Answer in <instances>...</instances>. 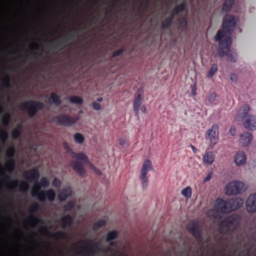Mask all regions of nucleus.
<instances>
[{"label": "nucleus", "instance_id": "393cba45", "mask_svg": "<svg viewBox=\"0 0 256 256\" xmlns=\"http://www.w3.org/2000/svg\"><path fill=\"white\" fill-rule=\"evenodd\" d=\"M72 190L70 188L62 189L58 194V198L60 202L64 201L68 197L72 195Z\"/></svg>", "mask_w": 256, "mask_h": 256}, {"label": "nucleus", "instance_id": "72a5a7b5", "mask_svg": "<svg viewBox=\"0 0 256 256\" xmlns=\"http://www.w3.org/2000/svg\"><path fill=\"white\" fill-rule=\"evenodd\" d=\"M174 17L172 14L166 18L162 22V26L164 28H168L172 25L174 20Z\"/></svg>", "mask_w": 256, "mask_h": 256}, {"label": "nucleus", "instance_id": "ea45409f", "mask_svg": "<svg viewBox=\"0 0 256 256\" xmlns=\"http://www.w3.org/2000/svg\"><path fill=\"white\" fill-rule=\"evenodd\" d=\"M75 142L78 144H81L84 140V138L83 135L80 133H76L74 136Z\"/></svg>", "mask_w": 256, "mask_h": 256}, {"label": "nucleus", "instance_id": "9b49d317", "mask_svg": "<svg viewBox=\"0 0 256 256\" xmlns=\"http://www.w3.org/2000/svg\"><path fill=\"white\" fill-rule=\"evenodd\" d=\"M188 230L190 232L198 242H202V236L201 230L199 228L198 222L196 220L190 221L186 226Z\"/></svg>", "mask_w": 256, "mask_h": 256}, {"label": "nucleus", "instance_id": "aec40b11", "mask_svg": "<svg viewBox=\"0 0 256 256\" xmlns=\"http://www.w3.org/2000/svg\"><path fill=\"white\" fill-rule=\"evenodd\" d=\"M142 101V94L140 92H138L134 100V111L136 116L138 118V112L140 107L141 106Z\"/></svg>", "mask_w": 256, "mask_h": 256}, {"label": "nucleus", "instance_id": "bf43d9fd", "mask_svg": "<svg viewBox=\"0 0 256 256\" xmlns=\"http://www.w3.org/2000/svg\"><path fill=\"white\" fill-rule=\"evenodd\" d=\"M234 132H235V129L233 128H231L230 129V132L232 136L234 135Z\"/></svg>", "mask_w": 256, "mask_h": 256}, {"label": "nucleus", "instance_id": "cd10ccee", "mask_svg": "<svg viewBox=\"0 0 256 256\" xmlns=\"http://www.w3.org/2000/svg\"><path fill=\"white\" fill-rule=\"evenodd\" d=\"M186 4L185 2H182L176 6L172 12V15L174 16L179 13L183 12L186 9Z\"/></svg>", "mask_w": 256, "mask_h": 256}, {"label": "nucleus", "instance_id": "338daca9", "mask_svg": "<svg viewBox=\"0 0 256 256\" xmlns=\"http://www.w3.org/2000/svg\"><path fill=\"white\" fill-rule=\"evenodd\" d=\"M116 2H114V1H112V4H111L112 7L114 6H115V5H116Z\"/></svg>", "mask_w": 256, "mask_h": 256}, {"label": "nucleus", "instance_id": "58836bf2", "mask_svg": "<svg viewBox=\"0 0 256 256\" xmlns=\"http://www.w3.org/2000/svg\"><path fill=\"white\" fill-rule=\"evenodd\" d=\"M11 116L8 113H6L2 118V122L4 126H7L9 125Z\"/></svg>", "mask_w": 256, "mask_h": 256}, {"label": "nucleus", "instance_id": "6e6d98bb", "mask_svg": "<svg viewBox=\"0 0 256 256\" xmlns=\"http://www.w3.org/2000/svg\"><path fill=\"white\" fill-rule=\"evenodd\" d=\"M192 92L193 96H195L196 94V87L195 86H192Z\"/></svg>", "mask_w": 256, "mask_h": 256}, {"label": "nucleus", "instance_id": "8fccbe9b", "mask_svg": "<svg viewBox=\"0 0 256 256\" xmlns=\"http://www.w3.org/2000/svg\"><path fill=\"white\" fill-rule=\"evenodd\" d=\"M52 184L54 187L58 188L60 186L61 182L60 180L55 178L52 180Z\"/></svg>", "mask_w": 256, "mask_h": 256}, {"label": "nucleus", "instance_id": "de8ad7c7", "mask_svg": "<svg viewBox=\"0 0 256 256\" xmlns=\"http://www.w3.org/2000/svg\"><path fill=\"white\" fill-rule=\"evenodd\" d=\"M124 50L123 48H122L116 50H115L112 53V57L116 58V57H117V56H120L121 54H122L123 53Z\"/></svg>", "mask_w": 256, "mask_h": 256}, {"label": "nucleus", "instance_id": "bb28decb", "mask_svg": "<svg viewBox=\"0 0 256 256\" xmlns=\"http://www.w3.org/2000/svg\"><path fill=\"white\" fill-rule=\"evenodd\" d=\"M214 160V155L212 152H206L203 156V162L206 164L211 165Z\"/></svg>", "mask_w": 256, "mask_h": 256}, {"label": "nucleus", "instance_id": "e433bc0d", "mask_svg": "<svg viewBox=\"0 0 256 256\" xmlns=\"http://www.w3.org/2000/svg\"><path fill=\"white\" fill-rule=\"evenodd\" d=\"M182 194L186 198H190L192 196V188L188 186L183 189L181 192Z\"/></svg>", "mask_w": 256, "mask_h": 256}, {"label": "nucleus", "instance_id": "6ab92c4d", "mask_svg": "<svg viewBox=\"0 0 256 256\" xmlns=\"http://www.w3.org/2000/svg\"><path fill=\"white\" fill-rule=\"evenodd\" d=\"M40 232L42 234L50 235L51 238L54 239L64 238L66 237V234L62 232H58L54 234H50L46 226L42 227L40 229Z\"/></svg>", "mask_w": 256, "mask_h": 256}, {"label": "nucleus", "instance_id": "4d7b16f0", "mask_svg": "<svg viewBox=\"0 0 256 256\" xmlns=\"http://www.w3.org/2000/svg\"><path fill=\"white\" fill-rule=\"evenodd\" d=\"M140 109L142 112L145 113L146 112V108L144 105L142 106Z\"/></svg>", "mask_w": 256, "mask_h": 256}, {"label": "nucleus", "instance_id": "3c124183", "mask_svg": "<svg viewBox=\"0 0 256 256\" xmlns=\"http://www.w3.org/2000/svg\"><path fill=\"white\" fill-rule=\"evenodd\" d=\"M92 106L93 108L95 110H98L101 108L100 104L96 102H93L92 103Z\"/></svg>", "mask_w": 256, "mask_h": 256}, {"label": "nucleus", "instance_id": "dca6fc26", "mask_svg": "<svg viewBox=\"0 0 256 256\" xmlns=\"http://www.w3.org/2000/svg\"><path fill=\"white\" fill-rule=\"evenodd\" d=\"M246 209L249 212H256V193L250 194L246 201Z\"/></svg>", "mask_w": 256, "mask_h": 256}, {"label": "nucleus", "instance_id": "680f3d73", "mask_svg": "<svg viewBox=\"0 0 256 256\" xmlns=\"http://www.w3.org/2000/svg\"><path fill=\"white\" fill-rule=\"evenodd\" d=\"M64 148H65L66 149L68 150V152H71L70 148L66 144H64Z\"/></svg>", "mask_w": 256, "mask_h": 256}, {"label": "nucleus", "instance_id": "c9c22d12", "mask_svg": "<svg viewBox=\"0 0 256 256\" xmlns=\"http://www.w3.org/2000/svg\"><path fill=\"white\" fill-rule=\"evenodd\" d=\"M21 128L22 126L20 125H19L16 128L12 130V136L13 139L17 140L20 138L21 134Z\"/></svg>", "mask_w": 256, "mask_h": 256}, {"label": "nucleus", "instance_id": "603ef678", "mask_svg": "<svg viewBox=\"0 0 256 256\" xmlns=\"http://www.w3.org/2000/svg\"><path fill=\"white\" fill-rule=\"evenodd\" d=\"M230 79L232 81L236 82L238 79V76L235 74H232L230 76Z\"/></svg>", "mask_w": 256, "mask_h": 256}, {"label": "nucleus", "instance_id": "7ed1b4c3", "mask_svg": "<svg viewBox=\"0 0 256 256\" xmlns=\"http://www.w3.org/2000/svg\"><path fill=\"white\" fill-rule=\"evenodd\" d=\"M239 218L236 214L230 215L221 221L218 226V231L222 234H226L232 227L236 228L239 222Z\"/></svg>", "mask_w": 256, "mask_h": 256}, {"label": "nucleus", "instance_id": "13d9d810", "mask_svg": "<svg viewBox=\"0 0 256 256\" xmlns=\"http://www.w3.org/2000/svg\"><path fill=\"white\" fill-rule=\"evenodd\" d=\"M119 144L121 146H124L125 144V140L123 138H120L119 140Z\"/></svg>", "mask_w": 256, "mask_h": 256}, {"label": "nucleus", "instance_id": "79ce46f5", "mask_svg": "<svg viewBox=\"0 0 256 256\" xmlns=\"http://www.w3.org/2000/svg\"><path fill=\"white\" fill-rule=\"evenodd\" d=\"M2 84L6 88H9L10 86V77L9 75L6 74L2 80Z\"/></svg>", "mask_w": 256, "mask_h": 256}, {"label": "nucleus", "instance_id": "a878e982", "mask_svg": "<svg viewBox=\"0 0 256 256\" xmlns=\"http://www.w3.org/2000/svg\"><path fill=\"white\" fill-rule=\"evenodd\" d=\"M234 160L237 165H242L244 164L246 160V156L244 152H240L236 154Z\"/></svg>", "mask_w": 256, "mask_h": 256}, {"label": "nucleus", "instance_id": "7c9ffc66", "mask_svg": "<svg viewBox=\"0 0 256 256\" xmlns=\"http://www.w3.org/2000/svg\"><path fill=\"white\" fill-rule=\"evenodd\" d=\"M72 157L76 158L77 160H81L84 163H88V160L86 154L83 152L76 154L74 152H72Z\"/></svg>", "mask_w": 256, "mask_h": 256}, {"label": "nucleus", "instance_id": "6e6552de", "mask_svg": "<svg viewBox=\"0 0 256 256\" xmlns=\"http://www.w3.org/2000/svg\"><path fill=\"white\" fill-rule=\"evenodd\" d=\"M78 120V118L72 117L66 114H60L55 116L52 118V122L58 125L70 126L76 124Z\"/></svg>", "mask_w": 256, "mask_h": 256}, {"label": "nucleus", "instance_id": "20e7f679", "mask_svg": "<svg viewBox=\"0 0 256 256\" xmlns=\"http://www.w3.org/2000/svg\"><path fill=\"white\" fill-rule=\"evenodd\" d=\"M22 110H26L30 118L34 117L38 110L44 108V105L41 102L28 100L23 102L20 106Z\"/></svg>", "mask_w": 256, "mask_h": 256}, {"label": "nucleus", "instance_id": "0eeeda50", "mask_svg": "<svg viewBox=\"0 0 256 256\" xmlns=\"http://www.w3.org/2000/svg\"><path fill=\"white\" fill-rule=\"evenodd\" d=\"M152 168L153 167L151 161L149 160H146L142 164L140 176V179L144 189L146 188L148 186V180L146 176L148 172L152 170Z\"/></svg>", "mask_w": 256, "mask_h": 256}, {"label": "nucleus", "instance_id": "423d86ee", "mask_svg": "<svg viewBox=\"0 0 256 256\" xmlns=\"http://www.w3.org/2000/svg\"><path fill=\"white\" fill-rule=\"evenodd\" d=\"M247 186L242 182L233 181L226 186V194L228 195H235L246 190Z\"/></svg>", "mask_w": 256, "mask_h": 256}, {"label": "nucleus", "instance_id": "5701e85b", "mask_svg": "<svg viewBox=\"0 0 256 256\" xmlns=\"http://www.w3.org/2000/svg\"><path fill=\"white\" fill-rule=\"evenodd\" d=\"M60 222L62 228H70L73 223V218L70 214H68L63 216L60 219Z\"/></svg>", "mask_w": 256, "mask_h": 256}, {"label": "nucleus", "instance_id": "09e8293b", "mask_svg": "<svg viewBox=\"0 0 256 256\" xmlns=\"http://www.w3.org/2000/svg\"><path fill=\"white\" fill-rule=\"evenodd\" d=\"M216 92H212L208 96V100L210 103H212L216 100Z\"/></svg>", "mask_w": 256, "mask_h": 256}, {"label": "nucleus", "instance_id": "864d4df0", "mask_svg": "<svg viewBox=\"0 0 256 256\" xmlns=\"http://www.w3.org/2000/svg\"><path fill=\"white\" fill-rule=\"evenodd\" d=\"M147 8H148V2H147L144 4H142L140 6V8H141L142 11V12H146V10L147 9Z\"/></svg>", "mask_w": 256, "mask_h": 256}, {"label": "nucleus", "instance_id": "49530a36", "mask_svg": "<svg viewBox=\"0 0 256 256\" xmlns=\"http://www.w3.org/2000/svg\"><path fill=\"white\" fill-rule=\"evenodd\" d=\"M39 204L36 202L32 204L30 207V210L33 213L39 209Z\"/></svg>", "mask_w": 256, "mask_h": 256}, {"label": "nucleus", "instance_id": "2eb2a0df", "mask_svg": "<svg viewBox=\"0 0 256 256\" xmlns=\"http://www.w3.org/2000/svg\"><path fill=\"white\" fill-rule=\"evenodd\" d=\"M244 200L240 198H230L228 200L229 213L239 208L243 204Z\"/></svg>", "mask_w": 256, "mask_h": 256}, {"label": "nucleus", "instance_id": "b1692460", "mask_svg": "<svg viewBox=\"0 0 256 256\" xmlns=\"http://www.w3.org/2000/svg\"><path fill=\"white\" fill-rule=\"evenodd\" d=\"M48 103L50 104H54L56 106H58L62 104V101L60 96L57 94L56 92H52L50 94Z\"/></svg>", "mask_w": 256, "mask_h": 256}, {"label": "nucleus", "instance_id": "2f4dec72", "mask_svg": "<svg viewBox=\"0 0 256 256\" xmlns=\"http://www.w3.org/2000/svg\"><path fill=\"white\" fill-rule=\"evenodd\" d=\"M15 168V162L14 159H9L4 166V170L9 172H12Z\"/></svg>", "mask_w": 256, "mask_h": 256}, {"label": "nucleus", "instance_id": "a18cd8bd", "mask_svg": "<svg viewBox=\"0 0 256 256\" xmlns=\"http://www.w3.org/2000/svg\"><path fill=\"white\" fill-rule=\"evenodd\" d=\"M74 201L68 202L64 206V210L66 212L70 210L74 206Z\"/></svg>", "mask_w": 256, "mask_h": 256}, {"label": "nucleus", "instance_id": "ddd939ff", "mask_svg": "<svg viewBox=\"0 0 256 256\" xmlns=\"http://www.w3.org/2000/svg\"><path fill=\"white\" fill-rule=\"evenodd\" d=\"M218 129L219 126L218 124H213L211 128L208 130L206 132V138L210 140V143L212 145L216 144L218 140Z\"/></svg>", "mask_w": 256, "mask_h": 256}, {"label": "nucleus", "instance_id": "9d476101", "mask_svg": "<svg viewBox=\"0 0 256 256\" xmlns=\"http://www.w3.org/2000/svg\"><path fill=\"white\" fill-rule=\"evenodd\" d=\"M236 26L235 18L230 14L226 15L223 18L222 27L224 31L218 30L217 32H232Z\"/></svg>", "mask_w": 256, "mask_h": 256}, {"label": "nucleus", "instance_id": "4be33fe9", "mask_svg": "<svg viewBox=\"0 0 256 256\" xmlns=\"http://www.w3.org/2000/svg\"><path fill=\"white\" fill-rule=\"evenodd\" d=\"M252 138V134L248 132H245L240 135V142L242 146H247L251 142Z\"/></svg>", "mask_w": 256, "mask_h": 256}, {"label": "nucleus", "instance_id": "f8f14e48", "mask_svg": "<svg viewBox=\"0 0 256 256\" xmlns=\"http://www.w3.org/2000/svg\"><path fill=\"white\" fill-rule=\"evenodd\" d=\"M68 42L66 36L60 35L58 38L46 42V44L52 50H56L63 46Z\"/></svg>", "mask_w": 256, "mask_h": 256}, {"label": "nucleus", "instance_id": "e2e57ef3", "mask_svg": "<svg viewBox=\"0 0 256 256\" xmlns=\"http://www.w3.org/2000/svg\"><path fill=\"white\" fill-rule=\"evenodd\" d=\"M192 151L194 152H196V150H197V149L194 146L192 145H191L190 146Z\"/></svg>", "mask_w": 256, "mask_h": 256}, {"label": "nucleus", "instance_id": "5fc2aeb1", "mask_svg": "<svg viewBox=\"0 0 256 256\" xmlns=\"http://www.w3.org/2000/svg\"><path fill=\"white\" fill-rule=\"evenodd\" d=\"M211 177H212V173L208 174L204 180V182L209 181L210 180V179L211 178Z\"/></svg>", "mask_w": 256, "mask_h": 256}, {"label": "nucleus", "instance_id": "412c9836", "mask_svg": "<svg viewBox=\"0 0 256 256\" xmlns=\"http://www.w3.org/2000/svg\"><path fill=\"white\" fill-rule=\"evenodd\" d=\"M70 166L80 176H82L85 174V170L82 162L76 160H72L70 162Z\"/></svg>", "mask_w": 256, "mask_h": 256}, {"label": "nucleus", "instance_id": "a211bd4d", "mask_svg": "<svg viewBox=\"0 0 256 256\" xmlns=\"http://www.w3.org/2000/svg\"><path fill=\"white\" fill-rule=\"evenodd\" d=\"M250 110V106L246 104H244L239 110L238 114L236 116V119L238 120H242L245 118H247L248 113Z\"/></svg>", "mask_w": 256, "mask_h": 256}, {"label": "nucleus", "instance_id": "c756f323", "mask_svg": "<svg viewBox=\"0 0 256 256\" xmlns=\"http://www.w3.org/2000/svg\"><path fill=\"white\" fill-rule=\"evenodd\" d=\"M85 250L86 255L90 256L94 255L96 252L101 250H102L96 244H94L88 248H86Z\"/></svg>", "mask_w": 256, "mask_h": 256}, {"label": "nucleus", "instance_id": "39448f33", "mask_svg": "<svg viewBox=\"0 0 256 256\" xmlns=\"http://www.w3.org/2000/svg\"><path fill=\"white\" fill-rule=\"evenodd\" d=\"M38 186V190H32V194L33 196H36L41 202H44L46 198L51 202L54 201L56 198V193L54 190L49 189L46 191H40V186Z\"/></svg>", "mask_w": 256, "mask_h": 256}, {"label": "nucleus", "instance_id": "4c0bfd02", "mask_svg": "<svg viewBox=\"0 0 256 256\" xmlns=\"http://www.w3.org/2000/svg\"><path fill=\"white\" fill-rule=\"evenodd\" d=\"M16 152L15 148L14 146H10L9 147L7 150L6 152V156L9 159H13L14 154Z\"/></svg>", "mask_w": 256, "mask_h": 256}, {"label": "nucleus", "instance_id": "f704fd0d", "mask_svg": "<svg viewBox=\"0 0 256 256\" xmlns=\"http://www.w3.org/2000/svg\"><path fill=\"white\" fill-rule=\"evenodd\" d=\"M69 100L71 103L77 104H81L83 102V99L81 97L76 96H71Z\"/></svg>", "mask_w": 256, "mask_h": 256}, {"label": "nucleus", "instance_id": "c03bdc74", "mask_svg": "<svg viewBox=\"0 0 256 256\" xmlns=\"http://www.w3.org/2000/svg\"><path fill=\"white\" fill-rule=\"evenodd\" d=\"M8 138V134L6 130H0V139L4 142H6Z\"/></svg>", "mask_w": 256, "mask_h": 256}, {"label": "nucleus", "instance_id": "473e14b6", "mask_svg": "<svg viewBox=\"0 0 256 256\" xmlns=\"http://www.w3.org/2000/svg\"><path fill=\"white\" fill-rule=\"evenodd\" d=\"M234 1V0H225L222 4V11L223 12H228L230 11Z\"/></svg>", "mask_w": 256, "mask_h": 256}, {"label": "nucleus", "instance_id": "774afa93", "mask_svg": "<svg viewBox=\"0 0 256 256\" xmlns=\"http://www.w3.org/2000/svg\"><path fill=\"white\" fill-rule=\"evenodd\" d=\"M102 100V98H98L97 99V101H98L99 102H101Z\"/></svg>", "mask_w": 256, "mask_h": 256}, {"label": "nucleus", "instance_id": "052dcab7", "mask_svg": "<svg viewBox=\"0 0 256 256\" xmlns=\"http://www.w3.org/2000/svg\"><path fill=\"white\" fill-rule=\"evenodd\" d=\"M180 24H182L186 25V20H184V19L180 20Z\"/></svg>", "mask_w": 256, "mask_h": 256}, {"label": "nucleus", "instance_id": "a19ab883", "mask_svg": "<svg viewBox=\"0 0 256 256\" xmlns=\"http://www.w3.org/2000/svg\"><path fill=\"white\" fill-rule=\"evenodd\" d=\"M106 224V221L104 220H100L94 224V228L98 230Z\"/></svg>", "mask_w": 256, "mask_h": 256}, {"label": "nucleus", "instance_id": "37998d69", "mask_svg": "<svg viewBox=\"0 0 256 256\" xmlns=\"http://www.w3.org/2000/svg\"><path fill=\"white\" fill-rule=\"evenodd\" d=\"M218 68L216 64H212L211 68L208 72V76L210 78L213 76L218 71Z\"/></svg>", "mask_w": 256, "mask_h": 256}, {"label": "nucleus", "instance_id": "0e129e2a", "mask_svg": "<svg viewBox=\"0 0 256 256\" xmlns=\"http://www.w3.org/2000/svg\"><path fill=\"white\" fill-rule=\"evenodd\" d=\"M32 221L36 222H38L39 220L38 218H36L33 216L32 217Z\"/></svg>", "mask_w": 256, "mask_h": 256}, {"label": "nucleus", "instance_id": "f03ea898", "mask_svg": "<svg viewBox=\"0 0 256 256\" xmlns=\"http://www.w3.org/2000/svg\"><path fill=\"white\" fill-rule=\"evenodd\" d=\"M24 178L28 182H34V186L32 189L38 190V186H40V188L41 186L46 188L49 186V181L45 177L42 178L40 182H38V180L40 178V172L36 168L26 172L24 174Z\"/></svg>", "mask_w": 256, "mask_h": 256}, {"label": "nucleus", "instance_id": "1a4fd4ad", "mask_svg": "<svg viewBox=\"0 0 256 256\" xmlns=\"http://www.w3.org/2000/svg\"><path fill=\"white\" fill-rule=\"evenodd\" d=\"M2 175L4 176V181L6 182H10L8 185V188L10 190H12L18 186L20 190L23 192H26L29 188V185L28 183L24 182H21L19 184L18 180H15L14 181H10V177L6 174L4 173H2Z\"/></svg>", "mask_w": 256, "mask_h": 256}, {"label": "nucleus", "instance_id": "c85d7f7f", "mask_svg": "<svg viewBox=\"0 0 256 256\" xmlns=\"http://www.w3.org/2000/svg\"><path fill=\"white\" fill-rule=\"evenodd\" d=\"M118 236V232L116 230L110 231L107 233L106 240V242H110V245L113 246L114 245V242H112V240L116 239Z\"/></svg>", "mask_w": 256, "mask_h": 256}, {"label": "nucleus", "instance_id": "f3484780", "mask_svg": "<svg viewBox=\"0 0 256 256\" xmlns=\"http://www.w3.org/2000/svg\"><path fill=\"white\" fill-rule=\"evenodd\" d=\"M244 126L248 130H254L256 129V116L251 114H248L244 123Z\"/></svg>", "mask_w": 256, "mask_h": 256}, {"label": "nucleus", "instance_id": "69168bd1", "mask_svg": "<svg viewBox=\"0 0 256 256\" xmlns=\"http://www.w3.org/2000/svg\"><path fill=\"white\" fill-rule=\"evenodd\" d=\"M4 110V107L2 106H0V114L2 113Z\"/></svg>", "mask_w": 256, "mask_h": 256}, {"label": "nucleus", "instance_id": "f257e3e1", "mask_svg": "<svg viewBox=\"0 0 256 256\" xmlns=\"http://www.w3.org/2000/svg\"><path fill=\"white\" fill-rule=\"evenodd\" d=\"M227 33H216L215 36V41L218 42V52L221 57L224 56H228L232 62H236L237 55L235 52L230 50V47L232 42V39Z\"/></svg>", "mask_w": 256, "mask_h": 256}, {"label": "nucleus", "instance_id": "4468645a", "mask_svg": "<svg viewBox=\"0 0 256 256\" xmlns=\"http://www.w3.org/2000/svg\"><path fill=\"white\" fill-rule=\"evenodd\" d=\"M228 206V200L225 201L222 198H218L216 200L214 209L217 212L227 214L229 213Z\"/></svg>", "mask_w": 256, "mask_h": 256}]
</instances>
